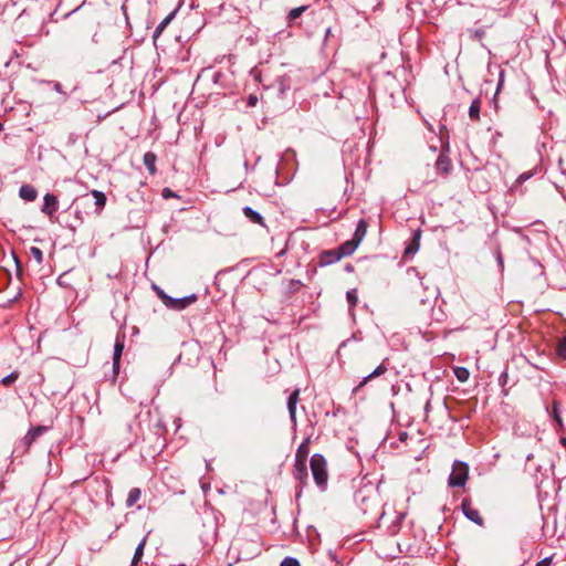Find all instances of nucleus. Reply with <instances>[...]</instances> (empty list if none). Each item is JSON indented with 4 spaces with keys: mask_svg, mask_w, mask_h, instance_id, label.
<instances>
[{
    "mask_svg": "<svg viewBox=\"0 0 566 566\" xmlns=\"http://www.w3.org/2000/svg\"><path fill=\"white\" fill-rule=\"evenodd\" d=\"M345 271L350 273V272L354 271V266L352 264H346L345 265Z\"/></svg>",
    "mask_w": 566,
    "mask_h": 566,
    "instance_id": "39",
    "label": "nucleus"
},
{
    "mask_svg": "<svg viewBox=\"0 0 566 566\" xmlns=\"http://www.w3.org/2000/svg\"><path fill=\"white\" fill-rule=\"evenodd\" d=\"M307 461L294 459L292 474L293 478L300 484V491L296 493V499L301 496L302 490L307 485L308 482V473H307Z\"/></svg>",
    "mask_w": 566,
    "mask_h": 566,
    "instance_id": "3",
    "label": "nucleus"
},
{
    "mask_svg": "<svg viewBox=\"0 0 566 566\" xmlns=\"http://www.w3.org/2000/svg\"><path fill=\"white\" fill-rule=\"evenodd\" d=\"M125 347V336L117 335L114 344L113 369L117 374L119 370L120 357Z\"/></svg>",
    "mask_w": 566,
    "mask_h": 566,
    "instance_id": "8",
    "label": "nucleus"
},
{
    "mask_svg": "<svg viewBox=\"0 0 566 566\" xmlns=\"http://www.w3.org/2000/svg\"><path fill=\"white\" fill-rule=\"evenodd\" d=\"M3 129V125L0 123V132Z\"/></svg>",
    "mask_w": 566,
    "mask_h": 566,
    "instance_id": "45",
    "label": "nucleus"
},
{
    "mask_svg": "<svg viewBox=\"0 0 566 566\" xmlns=\"http://www.w3.org/2000/svg\"><path fill=\"white\" fill-rule=\"evenodd\" d=\"M552 559H553L552 556L545 557V558L541 559L539 562H537L535 566H551Z\"/></svg>",
    "mask_w": 566,
    "mask_h": 566,
    "instance_id": "35",
    "label": "nucleus"
},
{
    "mask_svg": "<svg viewBox=\"0 0 566 566\" xmlns=\"http://www.w3.org/2000/svg\"><path fill=\"white\" fill-rule=\"evenodd\" d=\"M243 211V214L252 222V223H255V224H260V226H265L264 223V218L261 216V213H259L258 211H255L254 209H252L251 207H244L242 209Z\"/></svg>",
    "mask_w": 566,
    "mask_h": 566,
    "instance_id": "15",
    "label": "nucleus"
},
{
    "mask_svg": "<svg viewBox=\"0 0 566 566\" xmlns=\"http://www.w3.org/2000/svg\"><path fill=\"white\" fill-rule=\"evenodd\" d=\"M461 509H462V513L463 515L471 522H473L474 524L479 525V526H483L484 525V520L482 518V516L480 515V512L472 507L471 505V500L468 499V497H464L461 502Z\"/></svg>",
    "mask_w": 566,
    "mask_h": 566,
    "instance_id": "5",
    "label": "nucleus"
},
{
    "mask_svg": "<svg viewBox=\"0 0 566 566\" xmlns=\"http://www.w3.org/2000/svg\"><path fill=\"white\" fill-rule=\"evenodd\" d=\"M144 165L148 169V171L154 175L156 172V155L151 151H148L144 155L143 158Z\"/></svg>",
    "mask_w": 566,
    "mask_h": 566,
    "instance_id": "23",
    "label": "nucleus"
},
{
    "mask_svg": "<svg viewBox=\"0 0 566 566\" xmlns=\"http://www.w3.org/2000/svg\"><path fill=\"white\" fill-rule=\"evenodd\" d=\"M244 167H245V169L249 168L248 161L244 163Z\"/></svg>",
    "mask_w": 566,
    "mask_h": 566,
    "instance_id": "44",
    "label": "nucleus"
},
{
    "mask_svg": "<svg viewBox=\"0 0 566 566\" xmlns=\"http://www.w3.org/2000/svg\"><path fill=\"white\" fill-rule=\"evenodd\" d=\"M49 429L50 428L46 426L31 427L20 441V444L23 447V452H27L36 439L48 432Z\"/></svg>",
    "mask_w": 566,
    "mask_h": 566,
    "instance_id": "4",
    "label": "nucleus"
},
{
    "mask_svg": "<svg viewBox=\"0 0 566 566\" xmlns=\"http://www.w3.org/2000/svg\"><path fill=\"white\" fill-rule=\"evenodd\" d=\"M388 370L387 366L381 363L377 366L370 374L363 377L359 384L353 389V394H357L360 388H363L369 380L384 375Z\"/></svg>",
    "mask_w": 566,
    "mask_h": 566,
    "instance_id": "9",
    "label": "nucleus"
},
{
    "mask_svg": "<svg viewBox=\"0 0 566 566\" xmlns=\"http://www.w3.org/2000/svg\"><path fill=\"white\" fill-rule=\"evenodd\" d=\"M367 228H368V224H367L366 220L360 219L357 222V226H356V229H355V232H354V235L352 239L355 240L358 244H360L367 233Z\"/></svg>",
    "mask_w": 566,
    "mask_h": 566,
    "instance_id": "16",
    "label": "nucleus"
},
{
    "mask_svg": "<svg viewBox=\"0 0 566 566\" xmlns=\"http://www.w3.org/2000/svg\"><path fill=\"white\" fill-rule=\"evenodd\" d=\"M175 17V12L169 13L164 20L160 21V23L156 27L153 38L156 40L163 31L167 28V25L171 22V20Z\"/></svg>",
    "mask_w": 566,
    "mask_h": 566,
    "instance_id": "22",
    "label": "nucleus"
},
{
    "mask_svg": "<svg viewBox=\"0 0 566 566\" xmlns=\"http://www.w3.org/2000/svg\"><path fill=\"white\" fill-rule=\"evenodd\" d=\"M19 375L20 374L18 371H12L1 379V384L4 386H10L19 378Z\"/></svg>",
    "mask_w": 566,
    "mask_h": 566,
    "instance_id": "30",
    "label": "nucleus"
},
{
    "mask_svg": "<svg viewBox=\"0 0 566 566\" xmlns=\"http://www.w3.org/2000/svg\"><path fill=\"white\" fill-rule=\"evenodd\" d=\"M358 247L359 244L355 240L350 239L343 242L336 249L338 251V255H340V258H344L352 255Z\"/></svg>",
    "mask_w": 566,
    "mask_h": 566,
    "instance_id": "13",
    "label": "nucleus"
},
{
    "mask_svg": "<svg viewBox=\"0 0 566 566\" xmlns=\"http://www.w3.org/2000/svg\"><path fill=\"white\" fill-rule=\"evenodd\" d=\"M310 467L315 484L321 491H325L328 484L327 461L321 453H314L310 460Z\"/></svg>",
    "mask_w": 566,
    "mask_h": 566,
    "instance_id": "1",
    "label": "nucleus"
},
{
    "mask_svg": "<svg viewBox=\"0 0 566 566\" xmlns=\"http://www.w3.org/2000/svg\"><path fill=\"white\" fill-rule=\"evenodd\" d=\"M331 34V28L326 30L325 36L327 38Z\"/></svg>",
    "mask_w": 566,
    "mask_h": 566,
    "instance_id": "43",
    "label": "nucleus"
},
{
    "mask_svg": "<svg viewBox=\"0 0 566 566\" xmlns=\"http://www.w3.org/2000/svg\"><path fill=\"white\" fill-rule=\"evenodd\" d=\"M300 400V389L296 388L292 391L287 399V410L291 418V421L295 424L296 423V405Z\"/></svg>",
    "mask_w": 566,
    "mask_h": 566,
    "instance_id": "12",
    "label": "nucleus"
},
{
    "mask_svg": "<svg viewBox=\"0 0 566 566\" xmlns=\"http://www.w3.org/2000/svg\"><path fill=\"white\" fill-rule=\"evenodd\" d=\"M454 375L459 381L464 382L469 379L470 373L465 367H457Z\"/></svg>",
    "mask_w": 566,
    "mask_h": 566,
    "instance_id": "26",
    "label": "nucleus"
},
{
    "mask_svg": "<svg viewBox=\"0 0 566 566\" xmlns=\"http://www.w3.org/2000/svg\"><path fill=\"white\" fill-rule=\"evenodd\" d=\"M342 258L338 255L337 249H331V250H324L321 252L318 258V264L322 266L331 265L337 261H339Z\"/></svg>",
    "mask_w": 566,
    "mask_h": 566,
    "instance_id": "10",
    "label": "nucleus"
},
{
    "mask_svg": "<svg viewBox=\"0 0 566 566\" xmlns=\"http://www.w3.org/2000/svg\"><path fill=\"white\" fill-rule=\"evenodd\" d=\"M155 290H156V292H157L158 296H159V297L161 298V301L164 302V304H165L166 306H168V303H169V302H168L167 297H170V296H169V295H167L163 290H160V289H159V287H157V286H155Z\"/></svg>",
    "mask_w": 566,
    "mask_h": 566,
    "instance_id": "33",
    "label": "nucleus"
},
{
    "mask_svg": "<svg viewBox=\"0 0 566 566\" xmlns=\"http://www.w3.org/2000/svg\"><path fill=\"white\" fill-rule=\"evenodd\" d=\"M91 195L95 199V206L98 208V212H101L104 209L107 201L105 193L99 190H92Z\"/></svg>",
    "mask_w": 566,
    "mask_h": 566,
    "instance_id": "24",
    "label": "nucleus"
},
{
    "mask_svg": "<svg viewBox=\"0 0 566 566\" xmlns=\"http://www.w3.org/2000/svg\"><path fill=\"white\" fill-rule=\"evenodd\" d=\"M174 196H175V193L171 190H169L168 188L164 189V197L167 198V197H174Z\"/></svg>",
    "mask_w": 566,
    "mask_h": 566,
    "instance_id": "37",
    "label": "nucleus"
},
{
    "mask_svg": "<svg viewBox=\"0 0 566 566\" xmlns=\"http://www.w3.org/2000/svg\"><path fill=\"white\" fill-rule=\"evenodd\" d=\"M140 496H142L140 489L139 488H133L129 491V493H128V496H127V500H126V506L127 507L134 506L140 500Z\"/></svg>",
    "mask_w": 566,
    "mask_h": 566,
    "instance_id": "25",
    "label": "nucleus"
},
{
    "mask_svg": "<svg viewBox=\"0 0 566 566\" xmlns=\"http://www.w3.org/2000/svg\"><path fill=\"white\" fill-rule=\"evenodd\" d=\"M310 438L305 439L296 449L295 459L307 461L310 454Z\"/></svg>",
    "mask_w": 566,
    "mask_h": 566,
    "instance_id": "18",
    "label": "nucleus"
},
{
    "mask_svg": "<svg viewBox=\"0 0 566 566\" xmlns=\"http://www.w3.org/2000/svg\"><path fill=\"white\" fill-rule=\"evenodd\" d=\"M247 103H248V105L250 107L256 106V104H258V96L253 95V94L249 95Z\"/></svg>",
    "mask_w": 566,
    "mask_h": 566,
    "instance_id": "36",
    "label": "nucleus"
},
{
    "mask_svg": "<svg viewBox=\"0 0 566 566\" xmlns=\"http://www.w3.org/2000/svg\"><path fill=\"white\" fill-rule=\"evenodd\" d=\"M146 542H147V536H145L137 545L134 556H133V559H132V563H130V566H137L138 562L142 559V557L144 555V548L146 546Z\"/></svg>",
    "mask_w": 566,
    "mask_h": 566,
    "instance_id": "21",
    "label": "nucleus"
},
{
    "mask_svg": "<svg viewBox=\"0 0 566 566\" xmlns=\"http://www.w3.org/2000/svg\"><path fill=\"white\" fill-rule=\"evenodd\" d=\"M19 195L27 201H34L38 196L36 189L31 185H22L19 190Z\"/></svg>",
    "mask_w": 566,
    "mask_h": 566,
    "instance_id": "17",
    "label": "nucleus"
},
{
    "mask_svg": "<svg viewBox=\"0 0 566 566\" xmlns=\"http://www.w3.org/2000/svg\"><path fill=\"white\" fill-rule=\"evenodd\" d=\"M308 9V6H301V7H296V8H293L289 11L287 13V17H286V20H287V24L290 27L293 25V22L300 18L306 10Z\"/></svg>",
    "mask_w": 566,
    "mask_h": 566,
    "instance_id": "19",
    "label": "nucleus"
},
{
    "mask_svg": "<svg viewBox=\"0 0 566 566\" xmlns=\"http://www.w3.org/2000/svg\"><path fill=\"white\" fill-rule=\"evenodd\" d=\"M502 82H503V72L500 73V80H499V84H497V90L501 87Z\"/></svg>",
    "mask_w": 566,
    "mask_h": 566,
    "instance_id": "40",
    "label": "nucleus"
},
{
    "mask_svg": "<svg viewBox=\"0 0 566 566\" xmlns=\"http://www.w3.org/2000/svg\"><path fill=\"white\" fill-rule=\"evenodd\" d=\"M559 442H560V444H562L564 448H566V437H562V438L559 439Z\"/></svg>",
    "mask_w": 566,
    "mask_h": 566,
    "instance_id": "41",
    "label": "nucleus"
},
{
    "mask_svg": "<svg viewBox=\"0 0 566 566\" xmlns=\"http://www.w3.org/2000/svg\"><path fill=\"white\" fill-rule=\"evenodd\" d=\"M30 255L36 261V263L40 265L43 262V252L38 247H31L30 248Z\"/></svg>",
    "mask_w": 566,
    "mask_h": 566,
    "instance_id": "27",
    "label": "nucleus"
},
{
    "mask_svg": "<svg viewBox=\"0 0 566 566\" xmlns=\"http://www.w3.org/2000/svg\"><path fill=\"white\" fill-rule=\"evenodd\" d=\"M527 178H530V175H527V174H523V175H521V176H520V178H518V179H520V180H526Z\"/></svg>",
    "mask_w": 566,
    "mask_h": 566,
    "instance_id": "42",
    "label": "nucleus"
},
{
    "mask_svg": "<svg viewBox=\"0 0 566 566\" xmlns=\"http://www.w3.org/2000/svg\"><path fill=\"white\" fill-rule=\"evenodd\" d=\"M509 381V374L506 371L501 373L499 376L500 386L504 387Z\"/></svg>",
    "mask_w": 566,
    "mask_h": 566,
    "instance_id": "34",
    "label": "nucleus"
},
{
    "mask_svg": "<svg viewBox=\"0 0 566 566\" xmlns=\"http://www.w3.org/2000/svg\"><path fill=\"white\" fill-rule=\"evenodd\" d=\"M280 566H301L300 562L295 557H285Z\"/></svg>",
    "mask_w": 566,
    "mask_h": 566,
    "instance_id": "32",
    "label": "nucleus"
},
{
    "mask_svg": "<svg viewBox=\"0 0 566 566\" xmlns=\"http://www.w3.org/2000/svg\"><path fill=\"white\" fill-rule=\"evenodd\" d=\"M469 479V465L467 462L455 460L448 483L450 486H464Z\"/></svg>",
    "mask_w": 566,
    "mask_h": 566,
    "instance_id": "2",
    "label": "nucleus"
},
{
    "mask_svg": "<svg viewBox=\"0 0 566 566\" xmlns=\"http://www.w3.org/2000/svg\"><path fill=\"white\" fill-rule=\"evenodd\" d=\"M553 415H554V419L557 422L558 427L560 429H563L564 428V422H563V419H562V417H560V415L558 412V405L556 402H554V405H553Z\"/></svg>",
    "mask_w": 566,
    "mask_h": 566,
    "instance_id": "31",
    "label": "nucleus"
},
{
    "mask_svg": "<svg viewBox=\"0 0 566 566\" xmlns=\"http://www.w3.org/2000/svg\"><path fill=\"white\" fill-rule=\"evenodd\" d=\"M420 237H421V232H420V230H417L413 233L411 241L405 249V253H403L405 256H410L418 252V250L420 248Z\"/></svg>",
    "mask_w": 566,
    "mask_h": 566,
    "instance_id": "14",
    "label": "nucleus"
},
{
    "mask_svg": "<svg viewBox=\"0 0 566 566\" xmlns=\"http://www.w3.org/2000/svg\"><path fill=\"white\" fill-rule=\"evenodd\" d=\"M54 90L59 93H63L61 83L56 82L54 84Z\"/></svg>",
    "mask_w": 566,
    "mask_h": 566,
    "instance_id": "38",
    "label": "nucleus"
},
{
    "mask_svg": "<svg viewBox=\"0 0 566 566\" xmlns=\"http://www.w3.org/2000/svg\"><path fill=\"white\" fill-rule=\"evenodd\" d=\"M43 206L41 208V211L46 214L50 219L53 218L55 212L59 209V200L57 197L53 193H45L43 198Z\"/></svg>",
    "mask_w": 566,
    "mask_h": 566,
    "instance_id": "7",
    "label": "nucleus"
},
{
    "mask_svg": "<svg viewBox=\"0 0 566 566\" xmlns=\"http://www.w3.org/2000/svg\"><path fill=\"white\" fill-rule=\"evenodd\" d=\"M557 355L562 358H566V335L558 340Z\"/></svg>",
    "mask_w": 566,
    "mask_h": 566,
    "instance_id": "29",
    "label": "nucleus"
},
{
    "mask_svg": "<svg viewBox=\"0 0 566 566\" xmlns=\"http://www.w3.org/2000/svg\"><path fill=\"white\" fill-rule=\"evenodd\" d=\"M346 300H347L349 306L354 307L357 304V302H358L357 290L356 289H352V290L347 291Z\"/></svg>",
    "mask_w": 566,
    "mask_h": 566,
    "instance_id": "28",
    "label": "nucleus"
},
{
    "mask_svg": "<svg viewBox=\"0 0 566 566\" xmlns=\"http://www.w3.org/2000/svg\"><path fill=\"white\" fill-rule=\"evenodd\" d=\"M481 99L474 98L469 107L470 119L478 122L480 119Z\"/></svg>",
    "mask_w": 566,
    "mask_h": 566,
    "instance_id": "20",
    "label": "nucleus"
},
{
    "mask_svg": "<svg viewBox=\"0 0 566 566\" xmlns=\"http://www.w3.org/2000/svg\"><path fill=\"white\" fill-rule=\"evenodd\" d=\"M197 298L198 297L196 294H190V295H187L184 297H178V298L167 297V300L169 302L167 307L170 310H174V311H182L186 307L193 304L197 301Z\"/></svg>",
    "mask_w": 566,
    "mask_h": 566,
    "instance_id": "6",
    "label": "nucleus"
},
{
    "mask_svg": "<svg viewBox=\"0 0 566 566\" xmlns=\"http://www.w3.org/2000/svg\"><path fill=\"white\" fill-rule=\"evenodd\" d=\"M436 169L442 175L447 176L452 169V164L449 156L444 153H440L436 160Z\"/></svg>",
    "mask_w": 566,
    "mask_h": 566,
    "instance_id": "11",
    "label": "nucleus"
}]
</instances>
